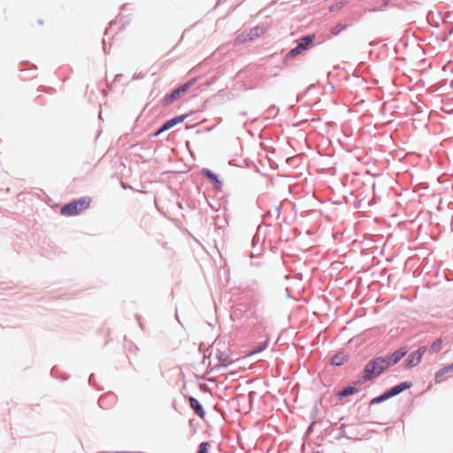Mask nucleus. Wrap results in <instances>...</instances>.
I'll list each match as a JSON object with an SVG mask.
<instances>
[{
  "label": "nucleus",
  "mask_w": 453,
  "mask_h": 453,
  "mask_svg": "<svg viewBox=\"0 0 453 453\" xmlns=\"http://www.w3.org/2000/svg\"><path fill=\"white\" fill-rule=\"evenodd\" d=\"M407 353L405 348L395 350L390 356L377 357L370 361L364 369V379L366 380L380 375L388 367L397 364Z\"/></svg>",
  "instance_id": "f257e3e1"
},
{
  "label": "nucleus",
  "mask_w": 453,
  "mask_h": 453,
  "mask_svg": "<svg viewBox=\"0 0 453 453\" xmlns=\"http://www.w3.org/2000/svg\"><path fill=\"white\" fill-rule=\"evenodd\" d=\"M91 198L89 196L81 197L78 200L73 201L65 204L61 208V214L67 217L77 216L89 208Z\"/></svg>",
  "instance_id": "f03ea898"
},
{
  "label": "nucleus",
  "mask_w": 453,
  "mask_h": 453,
  "mask_svg": "<svg viewBox=\"0 0 453 453\" xmlns=\"http://www.w3.org/2000/svg\"><path fill=\"white\" fill-rule=\"evenodd\" d=\"M411 387V383L402 382L401 384L396 385V386L393 387L392 388L388 389L383 395L372 399L371 403H380L382 401H385L390 397H393V396L400 394L403 390L410 388Z\"/></svg>",
  "instance_id": "7ed1b4c3"
},
{
  "label": "nucleus",
  "mask_w": 453,
  "mask_h": 453,
  "mask_svg": "<svg viewBox=\"0 0 453 453\" xmlns=\"http://www.w3.org/2000/svg\"><path fill=\"white\" fill-rule=\"evenodd\" d=\"M315 40V35L302 37L297 41V45L289 51V55L296 57L308 50Z\"/></svg>",
  "instance_id": "20e7f679"
},
{
  "label": "nucleus",
  "mask_w": 453,
  "mask_h": 453,
  "mask_svg": "<svg viewBox=\"0 0 453 453\" xmlns=\"http://www.w3.org/2000/svg\"><path fill=\"white\" fill-rule=\"evenodd\" d=\"M194 83V81H189L187 83L181 85L178 88L174 89L169 96L164 98L165 104H170L173 101L177 100L181 94L185 93L190 86Z\"/></svg>",
  "instance_id": "39448f33"
},
{
  "label": "nucleus",
  "mask_w": 453,
  "mask_h": 453,
  "mask_svg": "<svg viewBox=\"0 0 453 453\" xmlns=\"http://www.w3.org/2000/svg\"><path fill=\"white\" fill-rule=\"evenodd\" d=\"M424 351L421 349H417L416 351L412 352L406 359L405 361V366L408 368L414 367L418 365L423 357Z\"/></svg>",
  "instance_id": "423d86ee"
},
{
  "label": "nucleus",
  "mask_w": 453,
  "mask_h": 453,
  "mask_svg": "<svg viewBox=\"0 0 453 453\" xmlns=\"http://www.w3.org/2000/svg\"><path fill=\"white\" fill-rule=\"evenodd\" d=\"M189 403H190L191 408L196 411V413L199 417L203 418L204 412H203V407L200 404V403L196 398H194V397H190L189 398Z\"/></svg>",
  "instance_id": "0eeeda50"
},
{
  "label": "nucleus",
  "mask_w": 453,
  "mask_h": 453,
  "mask_svg": "<svg viewBox=\"0 0 453 453\" xmlns=\"http://www.w3.org/2000/svg\"><path fill=\"white\" fill-rule=\"evenodd\" d=\"M203 174L206 176L211 181H212L217 188H221V182L219 180L218 177L210 170L203 169Z\"/></svg>",
  "instance_id": "6e6552de"
},
{
  "label": "nucleus",
  "mask_w": 453,
  "mask_h": 453,
  "mask_svg": "<svg viewBox=\"0 0 453 453\" xmlns=\"http://www.w3.org/2000/svg\"><path fill=\"white\" fill-rule=\"evenodd\" d=\"M453 372V363L446 367H444L443 369L440 370L436 375H435V380L436 382H441L444 378V374L448 373V372Z\"/></svg>",
  "instance_id": "1a4fd4ad"
},
{
  "label": "nucleus",
  "mask_w": 453,
  "mask_h": 453,
  "mask_svg": "<svg viewBox=\"0 0 453 453\" xmlns=\"http://www.w3.org/2000/svg\"><path fill=\"white\" fill-rule=\"evenodd\" d=\"M347 361V356L342 353H338L331 359L333 365H342Z\"/></svg>",
  "instance_id": "9d476101"
},
{
  "label": "nucleus",
  "mask_w": 453,
  "mask_h": 453,
  "mask_svg": "<svg viewBox=\"0 0 453 453\" xmlns=\"http://www.w3.org/2000/svg\"><path fill=\"white\" fill-rule=\"evenodd\" d=\"M357 392V389L355 387L348 386L345 388H343L342 390L339 391L337 394V396L339 398H343L348 395H353Z\"/></svg>",
  "instance_id": "9b49d317"
},
{
  "label": "nucleus",
  "mask_w": 453,
  "mask_h": 453,
  "mask_svg": "<svg viewBox=\"0 0 453 453\" xmlns=\"http://www.w3.org/2000/svg\"><path fill=\"white\" fill-rule=\"evenodd\" d=\"M346 28V26L343 24H337L334 27L331 28V35L333 36L338 35L342 31H343Z\"/></svg>",
  "instance_id": "f8f14e48"
},
{
  "label": "nucleus",
  "mask_w": 453,
  "mask_h": 453,
  "mask_svg": "<svg viewBox=\"0 0 453 453\" xmlns=\"http://www.w3.org/2000/svg\"><path fill=\"white\" fill-rule=\"evenodd\" d=\"M442 347V341L441 339L435 340L430 347L431 352H438Z\"/></svg>",
  "instance_id": "ddd939ff"
},
{
  "label": "nucleus",
  "mask_w": 453,
  "mask_h": 453,
  "mask_svg": "<svg viewBox=\"0 0 453 453\" xmlns=\"http://www.w3.org/2000/svg\"><path fill=\"white\" fill-rule=\"evenodd\" d=\"M173 127V124L172 122V120H168L166 121L163 126L157 132L156 134H159L160 133L165 131V130H168L170 128H172Z\"/></svg>",
  "instance_id": "4468645a"
},
{
  "label": "nucleus",
  "mask_w": 453,
  "mask_h": 453,
  "mask_svg": "<svg viewBox=\"0 0 453 453\" xmlns=\"http://www.w3.org/2000/svg\"><path fill=\"white\" fill-rule=\"evenodd\" d=\"M210 444L208 442H202L199 445V450L197 453H209Z\"/></svg>",
  "instance_id": "2eb2a0df"
},
{
  "label": "nucleus",
  "mask_w": 453,
  "mask_h": 453,
  "mask_svg": "<svg viewBox=\"0 0 453 453\" xmlns=\"http://www.w3.org/2000/svg\"><path fill=\"white\" fill-rule=\"evenodd\" d=\"M266 345H267V344H266V342H265V343L261 344L257 349L251 350V351L248 354V356H252V355H254V354H256V353H258V352H260V351L264 350V349L266 348Z\"/></svg>",
  "instance_id": "dca6fc26"
},
{
  "label": "nucleus",
  "mask_w": 453,
  "mask_h": 453,
  "mask_svg": "<svg viewBox=\"0 0 453 453\" xmlns=\"http://www.w3.org/2000/svg\"><path fill=\"white\" fill-rule=\"evenodd\" d=\"M184 119H185V116H178V117L172 119L171 120L174 126L176 124L181 123L184 120Z\"/></svg>",
  "instance_id": "f3484780"
},
{
  "label": "nucleus",
  "mask_w": 453,
  "mask_h": 453,
  "mask_svg": "<svg viewBox=\"0 0 453 453\" xmlns=\"http://www.w3.org/2000/svg\"><path fill=\"white\" fill-rule=\"evenodd\" d=\"M343 6V4L342 3H340V4H337L335 5H332L330 8H329V11L330 12H334V10L336 9H340Z\"/></svg>",
  "instance_id": "a211bd4d"
},
{
  "label": "nucleus",
  "mask_w": 453,
  "mask_h": 453,
  "mask_svg": "<svg viewBox=\"0 0 453 453\" xmlns=\"http://www.w3.org/2000/svg\"><path fill=\"white\" fill-rule=\"evenodd\" d=\"M430 15H431V12L428 13V15L426 16V20L430 23Z\"/></svg>",
  "instance_id": "6ab92c4d"
}]
</instances>
